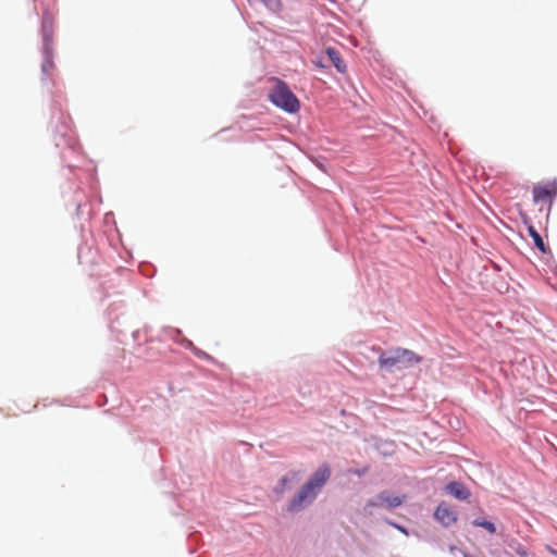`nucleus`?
Masks as SVG:
<instances>
[{
    "instance_id": "nucleus-1",
    "label": "nucleus",
    "mask_w": 557,
    "mask_h": 557,
    "mask_svg": "<svg viewBox=\"0 0 557 557\" xmlns=\"http://www.w3.org/2000/svg\"><path fill=\"white\" fill-rule=\"evenodd\" d=\"M331 476L329 466L318 468L313 475L305 483L287 505L289 512H298L309 506L318 496L324 484Z\"/></svg>"
},
{
    "instance_id": "nucleus-2",
    "label": "nucleus",
    "mask_w": 557,
    "mask_h": 557,
    "mask_svg": "<svg viewBox=\"0 0 557 557\" xmlns=\"http://www.w3.org/2000/svg\"><path fill=\"white\" fill-rule=\"evenodd\" d=\"M377 361L381 369L394 371L420 363L421 358L410 349L397 347L382 352Z\"/></svg>"
},
{
    "instance_id": "nucleus-3",
    "label": "nucleus",
    "mask_w": 557,
    "mask_h": 557,
    "mask_svg": "<svg viewBox=\"0 0 557 557\" xmlns=\"http://www.w3.org/2000/svg\"><path fill=\"white\" fill-rule=\"evenodd\" d=\"M272 82L273 87L269 92L271 102L288 113L297 112L300 108V102L287 84L278 78H273Z\"/></svg>"
},
{
    "instance_id": "nucleus-4",
    "label": "nucleus",
    "mask_w": 557,
    "mask_h": 557,
    "mask_svg": "<svg viewBox=\"0 0 557 557\" xmlns=\"http://www.w3.org/2000/svg\"><path fill=\"white\" fill-rule=\"evenodd\" d=\"M406 499V495H389L387 492L380 493L375 499H370L364 507V510L371 513L373 507H386L388 509L396 508Z\"/></svg>"
},
{
    "instance_id": "nucleus-5",
    "label": "nucleus",
    "mask_w": 557,
    "mask_h": 557,
    "mask_svg": "<svg viewBox=\"0 0 557 557\" xmlns=\"http://www.w3.org/2000/svg\"><path fill=\"white\" fill-rule=\"evenodd\" d=\"M557 196V183L549 182L545 184H536L533 187V200L535 203L552 205L553 199Z\"/></svg>"
},
{
    "instance_id": "nucleus-6",
    "label": "nucleus",
    "mask_w": 557,
    "mask_h": 557,
    "mask_svg": "<svg viewBox=\"0 0 557 557\" xmlns=\"http://www.w3.org/2000/svg\"><path fill=\"white\" fill-rule=\"evenodd\" d=\"M434 517L444 527H449L454 524L458 519L456 511L453 510V508L448 506L446 503H441L436 507Z\"/></svg>"
},
{
    "instance_id": "nucleus-7",
    "label": "nucleus",
    "mask_w": 557,
    "mask_h": 557,
    "mask_svg": "<svg viewBox=\"0 0 557 557\" xmlns=\"http://www.w3.org/2000/svg\"><path fill=\"white\" fill-rule=\"evenodd\" d=\"M446 491L460 500H466L470 497V491L463 484L456 481L448 483Z\"/></svg>"
},
{
    "instance_id": "nucleus-8",
    "label": "nucleus",
    "mask_w": 557,
    "mask_h": 557,
    "mask_svg": "<svg viewBox=\"0 0 557 557\" xmlns=\"http://www.w3.org/2000/svg\"><path fill=\"white\" fill-rule=\"evenodd\" d=\"M325 52H326L329 59L331 60V62L333 63V65L336 67V70L339 73H346L347 67H346L345 62L341 58L339 52L332 47L326 48Z\"/></svg>"
},
{
    "instance_id": "nucleus-9",
    "label": "nucleus",
    "mask_w": 557,
    "mask_h": 557,
    "mask_svg": "<svg viewBox=\"0 0 557 557\" xmlns=\"http://www.w3.org/2000/svg\"><path fill=\"white\" fill-rule=\"evenodd\" d=\"M529 234L533 238L534 245L536 248H539L542 252L546 251L545 244L543 242V238L541 235L536 232V230L533 226L529 227Z\"/></svg>"
},
{
    "instance_id": "nucleus-10",
    "label": "nucleus",
    "mask_w": 557,
    "mask_h": 557,
    "mask_svg": "<svg viewBox=\"0 0 557 557\" xmlns=\"http://www.w3.org/2000/svg\"><path fill=\"white\" fill-rule=\"evenodd\" d=\"M472 524L475 527L484 528L491 534H494L496 532L495 524L484 519H475L472 521Z\"/></svg>"
},
{
    "instance_id": "nucleus-11",
    "label": "nucleus",
    "mask_w": 557,
    "mask_h": 557,
    "mask_svg": "<svg viewBox=\"0 0 557 557\" xmlns=\"http://www.w3.org/2000/svg\"><path fill=\"white\" fill-rule=\"evenodd\" d=\"M54 67L53 60L50 54H46L41 69L45 74H49Z\"/></svg>"
},
{
    "instance_id": "nucleus-12",
    "label": "nucleus",
    "mask_w": 557,
    "mask_h": 557,
    "mask_svg": "<svg viewBox=\"0 0 557 557\" xmlns=\"http://www.w3.org/2000/svg\"><path fill=\"white\" fill-rule=\"evenodd\" d=\"M287 482H288V476H283L281 480H280V485L275 488V492L276 493H284L285 490L287 488Z\"/></svg>"
},
{
    "instance_id": "nucleus-13",
    "label": "nucleus",
    "mask_w": 557,
    "mask_h": 557,
    "mask_svg": "<svg viewBox=\"0 0 557 557\" xmlns=\"http://www.w3.org/2000/svg\"><path fill=\"white\" fill-rule=\"evenodd\" d=\"M515 552L517 555H519L520 557H528V552L524 547H522L521 545H518L516 548H515Z\"/></svg>"
},
{
    "instance_id": "nucleus-14",
    "label": "nucleus",
    "mask_w": 557,
    "mask_h": 557,
    "mask_svg": "<svg viewBox=\"0 0 557 557\" xmlns=\"http://www.w3.org/2000/svg\"><path fill=\"white\" fill-rule=\"evenodd\" d=\"M314 65H315L317 67H320V69H324V67H325V65H324V63L322 62V60H321V59L315 60V61H314Z\"/></svg>"
},
{
    "instance_id": "nucleus-15",
    "label": "nucleus",
    "mask_w": 557,
    "mask_h": 557,
    "mask_svg": "<svg viewBox=\"0 0 557 557\" xmlns=\"http://www.w3.org/2000/svg\"><path fill=\"white\" fill-rule=\"evenodd\" d=\"M368 471V468H363L362 470L356 471L358 475H363Z\"/></svg>"
},
{
    "instance_id": "nucleus-16",
    "label": "nucleus",
    "mask_w": 557,
    "mask_h": 557,
    "mask_svg": "<svg viewBox=\"0 0 557 557\" xmlns=\"http://www.w3.org/2000/svg\"><path fill=\"white\" fill-rule=\"evenodd\" d=\"M395 528H397L399 531H401L403 533L407 534V531L405 528L398 525V524H393Z\"/></svg>"
}]
</instances>
